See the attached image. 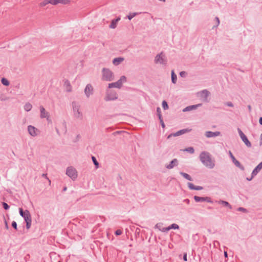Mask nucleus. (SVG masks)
<instances>
[{
  "mask_svg": "<svg viewBox=\"0 0 262 262\" xmlns=\"http://www.w3.org/2000/svg\"><path fill=\"white\" fill-rule=\"evenodd\" d=\"M237 131L239 134V135L242 140V141L245 143L246 145L248 147H251V143L248 139L247 137L246 136V135L244 134V133L242 131V130L239 128H237Z\"/></svg>",
  "mask_w": 262,
  "mask_h": 262,
  "instance_id": "obj_9",
  "label": "nucleus"
},
{
  "mask_svg": "<svg viewBox=\"0 0 262 262\" xmlns=\"http://www.w3.org/2000/svg\"><path fill=\"white\" fill-rule=\"evenodd\" d=\"M157 116H158L159 115H161V108L159 107H158L157 108Z\"/></svg>",
  "mask_w": 262,
  "mask_h": 262,
  "instance_id": "obj_45",
  "label": "nucleus"
},
{
  "mask_svg": "<svg viewBox=\"0 0 262 262\" xmlns=\"http://www.w3.org/2000/svg\"><path fill=\"white\" fill-rule=\"evenodd\" d=\"M158 116L159 119L160 120V122H161V120H163V119L162 117V115H159Z\"/></svg>",
  "mask_w": 262,
  "mask_h": 262,
  "instance_id": "obj_56",
  "label": "nucleus"
},
{
  "mask_svg": "<svg viewBox=\"0 0 262 262\" xmlns=\"http://www.w3.org/2000/svg\"><path fill=\"white\" fill-rule=\"evenodd\" d=\"M65 84L66 85L67 91L68 92H71L72 91V87L70 83V82L68 80L66 81L65 82Z\"/></svg>",
  "mask_w": 262,
  "mask_h": 262,
  "instance_id": "obj_28",
  "label": "nucleus"
},
{
  "mask_svg": "<svg viewBox=\"0 0 262 262\" xmlns=\"http://www.w3.org/2000/svg\"><path fill=\"white\" fill-rule=\"evenodd\" d=\"M191 130L192 129L191 128H185L181 129L175 133L170 134L168 136L167 138L169 139L171 137H177L184 134L185 133H189L191 131Z\"/></svg>",
  "mask_w": 262,
  "mask_h": 262,
  "instance_id": "obj_11",
  "label": "nucleus"
},
{
  "mask_svg": "<svg viewBox=\"0 0 262 262\" xmlns=\"http://www.w3.org/2000/svg\"><path fill=\"white\" fill-rule=\"evenodd\" d=\"M28 131L29 134L33 137H35L39 133L38 129L32 125H29L28 126Z\"/></svg>",
  "mask_w": 262,
  "mask_h": 262,
  "instance_id": "obj_12",
  "label": "nucleus"
},
{
  "mask_svg": "<svg viewBox=\"0 0 262 262\" xmlns=\"http://www.w3.org/2000/svg\"><path fill=\"white\" fill-rule=\"evenodd\" d=\"M160 123H161V124L162 127L163 128H164L165 126V124H164V123L163 120H161Z\"/></svg>",
  "mask_w": 262,
  "mask_h": 262,
  "instance_id": "obj_50",
  "label": "nucleus"
},
{
  "mask_svg": "<svg viewBox=\"0 0 262 262\" xmlns=\"http://www.w3.org/2000/svg\"><path fill=\"white\" fill-rule=\"evenodd\" d=\"M254 177H252V173H251V177L250 178H247V180H248V181H250L252 180V179Z\"/></svg>",
  "mask_w": 262,
  "mask_h": 262,
  "instance_id": "obj_52",
  "label": "nucleus"
},
{
  "mask_svg": "<svg viewBox=\"0 0 262 262\" xmlns=\"http://www.w3.org/2000/svg\"><path fill=\"white\" fill-rule=\"evenodd\" d=\"M158 116L159 119L160 120V122H161V120H163V119L162 117V115H159Z\"/></svg>",
  "mask_w": 262,
  "mask_h": 262,
  "instance_id": "obj_57",
  "label": "nucleus"
},
{
  "mask_svg": "<svg viewBox=\"0 0 262 262\" xmlns=\"http://www.w3.org/2000/svg\"><path fill=\"white\" fill-rule=\"evenodd\" d=\"M193 198L196 202H204V197H200L199 196L195 195L194 196Z\"/></svg>",
  "mask_w": 262,
  "mask_h": 262,
  "instance_id": "obj_26",
  "label": "nucleus"
},
{
  "mask_svg": "<svg viewBox=\"0 0 262 262\" xmlns=\"http://www.w3.org/2000/svg\"><path fill=\"white\" fill-rule=\"evenodd\" d=\"M187 73L185 71H181L180 73V75L182 77H185L186 76Z\"/></svg>",
  "mask_w": 262,
  "mask_h": 262,
  "instance_id": "obj_44",
  "label": "nucleus"
},
{
  "mask_svg": "<svg viewBox=\"0 0 262 262\" xmlns=\"http://www.w3.org/2000/svg\"><path fill=\"white\" fill-rule=\"evenodd\" d=\"M155 62L156 63H160L165 66L166 65L167 62V58L163 52H162L156 55L155 58Z\"/></svg>",
  "mask_w": 262,
  "mask_h": 262,
  "instance_id": "obj_6",
  "label": "nucleus"
},
{
  "mask_svg": "<svg viewBox=\"0 0 262 262\" xmlns=\"http://www.w3.org/2000/svg\"><path fill=\"white\" fill-rule=\"evenodd\" d=\"M161 226V223H158V224H157L156 225L155 227L157 228L160 229V227Z\"/></svg>",
  "mask_w": 262,
  "mask_h": 262,
  "instance_id": "obj_51",
  "label": "nucleus"
},
{
  "mask_svg": "<svg viewBox=\"0 0 262 262\" xmlns=\"http://www.w3.org/2000/svg\"><path fill=\"white\" fill-rule=\"evenodd\" d=\"M20 215L24 218L26 223V228L29 229L31 226L32 219L30 212L28 210L25 211L21 208H19Z\"/></svg>",
  "mask_w": 262,
  "mask_h": 262,
  "instance_id": "obj_2",
  "label": "nucleus"
},
{
  "mask_svg": "<svg viewBox=\"0 0 262 262\" xmlns=\"http://www.w3.org/2000/svg\"><path fill=\"white\" fill-rule=\"evenodd\" d=\"M49 0H44L43 2L40 3L39 5L41 7H44L49 4Z\"/></svg>",
  "mask_w": 262,
  "mask_h": 262,
  "instance_id": "obj_34",
  "label": "nucleus"
},
{
  "mask_svg": "<svg viewBox=\"0 0 262 262\" xmlns=\"http://www.w3.org/2000/svg\"><path fill=\"white\" fill-rule=\"evenodd\" d=\"M237 210L239 211H242L244 212H247V210L246 208H244L243 207H239L237 208Z\"/></svg>",
  "mask_w": 262,
  "mask_h": 262,
  "instance_id": "obj_41",
  "label": "nucleus"
},
{
  "mask_svg": "<svg viewBox=\"0 0 262 262\" xmlns=\"http://www.w3.org/2000/svg\"><path fill=\"white\" fill-rule=\"evenodd\" d=\"M126 81V78L125 76H122L120 79L115 82H112L108 84V88L111 89L116 88L120 89L123 83Z\"/></svg>",
  "mask_w": 262,
  "mask_h": 262,
  "instance_id": "obj_5",
  "label": "nucleus"
},
{
  "mask_svg": "<svg viewBox=\"0 0 262 262\" xmlns=\"http://www.w3.org/2000/svg\"><path fill=\"white\" fill-rule=\"evenodd\" d=\"M92 161H93L94 165L96 166L97 168H98V165H99V163L97 161L96 158L94 156H92Z\"/></svg>",
  "mask_w": 262,
  "mask_h": 262,
  "instance_id": "obj_33",
  "label": "nucleus"
},
{
  "mask_svg": "<svg viewBox=\"0 0 262 262\" xmlns=\"http://www.w3.org/2000/svg\"><path fill=\"white\" fill-rule=\"evenodd\" d=\"M2 205H3V208L5 209V210H8L10 208V206L9 205L5 203V202H3L2 203Z\"/></svg>",
  "mask_w": 262,
  "mask_h": 262,
  "instance_id": "obj_37",
  "label": "nucleus"
},
{
  "mask_svg": "<svg viewBox=\"0 0 262 262\" xmlns=\"http://www.w3.org/2000/svg\"><path fill=\"white\" fill-rule=\"evenodd\" d=\"M72 106L73 108L74 117L76 119L82 120L83 114L81 111L80 110V105L78 104V102L73 101L72 103Z\"/></svg>",
  "mask_w": 262,
  "mask_h": 262,
  "instance_id": "obj_3",
  "label": "nucleus"
},
{
  "mask_svg": "<svg viewBox=\"0 0 262 262\" xmlns=\"http://www.w3.org/2000/svg\"><path fill=\"white\" fill-rule=\"evenodd\" d=\"M49 4H51L53 5H56L58 4L57 0H49Z\"/></svg>",
  "mask_w": 262,
  "mask_h": 262,
  "instance_id": "obj_40",
  "label": "nucleus"
},
{
  "mask_svg": "<svg viewBox=\"0 0 262 262\" xmlns=\"http://www.w3.org/2000/svg\"><path fill=\"white\" fill-rule=\"evenodd\" d=\"M58 262H61V261H58Z\"/></svg>",
  "mask_w": 262,
  "mask_h": 262,
  "instance_id": "obj_64",
  "label": "nucleus"
},
{
  "mask_svg": "<svg viewBox=\"0 0 262 262\" xmlns=\"http://www.w3.org/2000/svg\"><path fill=\"white\" fill-rule=\"evenodd\" d=\"M122 233V231L120 229H118L115 232V234L116 235L118 236V235H121V234Z\"/></svg>",
  "mask_w": 262,
  "mask_h": 262,
  "instance_id": "obj_42",
  "label": "nucleus"
},
{
  "mask_svg": "<svg viewBox=\"0 0 262 262\" xmlns=\"http://www.w3.org/2000/svg\"><path fill=\"white\" fill-rule=\"evenodd\" d=\"M179 164L178 160L177 159H173L170 161L169 164L165 166L166 168L170 169L173 168L174 167L178 166Z\"/></svg>",
  "mask_w": 262,
  "mask_h": 262,
  "instance_id": "obj_17",
  "label": "nucleus"
},
{
  "mask_svg": "<svg viewBox=\"0 0 262 262\" xmlns=\"http://www.w3.org/2000/svg\"><path fill=\"white\" fill-rule=\"evenodd\" d=\"M138 14V13H130L128 15H127L126 17L129 19L131 20L134 17L136 16Z\"/></svg>",
  "mask_w": 262,
  "mask_h": 262,
  "instance_id": "obj_30",
  "label": "nucleus"
},
{
  "mask_svg": "<svg viewBox=\"0 0 262 262\" xmlns=\"http://www.w3.org/2000/svg\"><path fill=\"white\" fill-rule=\"evenodd\" d=\"M66 174L73 180L77 178V172L75 168L72 166L68 167L67 168Z\"/></svg>",
  "mask_w": 262,
  "mask_h": 262,
  "instance_id": "obj_7",
  "label": "nucleus"
},
{
  "mask_svg": "<svg viewBox=\"0 0 262 262\" xmlns=\"http://www.w3.org/2000/svg\"><path fill=\"white\" fill-rule=\"evenodd\" d=\"M123 131H116L113 133V135L114 136H116L117 135L120 134L121 133H123Z\"/></svg>",
  "mask_w": 262,
  "mask_h": 262,
  "instance_id": "obj_46",
  "label": "nucleus"
},
{
  "mask_svg": "<svg viewBox=\"0 0 262 262\" xmlns=\"http://www.w3.org/2000/svg\"><path fill=\"white\" fill-rule=\"evenodd\" d=\"M120 20V17H118L116 19H113L110 25V28L112 29H115L117 27V23Z\"/></svg>",
  "mask_w": 262,
  "mask_h": 262,
  "instance_id": "obj_20",
  "label": "nucleus"
},
{
  "mask_svg": "<svg viewBox=\"0 0 262 262\" xmlns=\"http://www.w3.org/2000/svg\"><path fill=\"white\" fill-rule=\"evenodd\" d=\"M221 135V133L220 132H213L211 131H207L205 132V135L207 138H212L219 136Z\"/></svg>",
  "mask_w": 262,
  "mask_h": 262,
  "instance_id": "obj_16",
  "label": "nucleus"
},
{
  "mask_svg": "<svg viewBox=\"0 0 262 262\" xmlns=\"http://www.w3.org/2000/svg\"><path fill=\"white\" fill-rule=\"evenodd\" d=\"M93 93V88L91 84H88L84 89V93L88 98Z\"/></svg>",
  "mask_w": 262,
  "mask_h": 262,
  "instance_id": "obj_13",
  "label": "nucleus"
},
{
  "mask_svg": "<svg viewBox=\"0 0 262 262\" xmlns=\"http://www.w3.org/2000/svg\"><path fill=\"white\" fill-rule=\"evenodd\" d=\"M202 105V103H199V104H195V105H189V106H188L185 107L183 110L182 111L183 112H189V111H191L192 110H196V108H198V107L201 106Z\"/></svg>",
  "mask_w": 262,
  "mask_h": 262,
  "instance_id": "obj_14",
  "label": "nucleus"
},
{
  "mask_svg": "<svg viewBox=\"0 0 262 262\" xmlns=\"http://www.w3.org/2000/svg\"><path fill=\"white\" fill-rule=\"evenodd\" d=\"M259 123L260 125H262V117H260L259 119Z\"/></svg>",
  "mask_w": 262,
  "mask_h": 262,
  "instance_id": "obj_59",
  "label": "nucleus"
},
{
  "mask_svg": "<svg viewBox=\"0 0 262 262\" xmlns=\"http://www.w3.org/2000/svg\"><path fill=\"white\" fill-rule=\"evenodd\" d=\"M124 60V58L123 57H117L115 58L113 60V63L115 66H118L119 64H120L122 61H123Z\"/></svg>",
  "mask_w": 262,
  "mask_h": 262,
  "instance_id": "obj_21",
  "label": "nucleus"
},
{
  "mask_svg": "<svg viewBox=\"0 0 262 262\" xmlns=\"http://www.w3.org/2000/svg\"><path fill=\"white\" fill-rule=\"evenodd\" d=\"M229 155L230 156V158L232 160V162L236 167L239 168L242 170H245L244 166H243L240 163V162L235 159V157L233 156V155L232 154V152L230 150L229 151Z\"/></svg>",
  "mask_w": 262,
  "mask_h": 262,
  "instance_id": "obj_10",
  "label": "nucleus"
},
{
  "mask_svg": "<svg viewBox=\"0 0 262 262\" xmlns=\"http://www.w3.org/2000/svg\"><path fill=\"white\" fill-rule=\"evenodd\" d=\"M248 107L250 110L251 109V106L250 105L248 106Z\"/></svg>",
  "mask_w": 262,
  "mask_h": 262,
  "instance_id": "obj_63",
  "label": "nucleus"
},
{
  "mask_svg": "<svg viewBox=\"0 0 262 262\" xmlns=\"http://www.w3.org/2000/svg\"><path fill=\"white\" fill-rule=\"evenodd\" d=\"M262 169V162L259 163L256 167L253 170L252 177H255L257 175V174L259 172V171Z\"/></svg>",
  "mask_w": 262,
  "mask_h": 262,
  "instance_id": "obj_18",
  "label": "nucleus"
},
{
  "mask_svg": "<svg viewBox=\"0 0 262 262\" xmlns=\"http://www.w3.org/2000/svg\"><path fill=\"white\" fill-rule=\"evenodd\" d=\"M165 228H166V230H167V231H168L169 230H170L171 229L170 225L167 227H165Z\"/></svg>",
  "mask_w": 262,
  "mask_h": 262,
  "instance_id": "obj_58",
  "label": "nucleus"
},
{
  "mask_svg": "<svg viewBox=\"0 0 262 262\" xmlns=\"http://www.w3.org/2000/svg\"><path fill=\"white\" fill-rule=\"evenodd\" d=\"M225 105L229 106V107H233L234 105L231 102H227L225 103Z\"/></svg>",
  "mask_w": 262,
  "mask_h": 262,
  "instance_id": "obj_43",
  "label": "nucleus"
},
{
  "mask_svg": "<svg viewBox=\"0 0 262 262\" xmlns=\"http://www.w3.org/2000/svg\"><path fill=\"white\" fill-rule=\"evenodd\" d=\"M67 190V187H64V188H63V190H64V191H65V190Z\"/></svg>",
  "mask_w": 262,
  "mask_h": 262,
  "instance_id": "obj_62",
  "label": "nucleus"
},
{
  "mask_svg": "<svg viewBox=\"0 0 262 262\" xmlns=\"http://www.w3.org/2000/svg\"><path fill=\"white\" fill-rule=\"evenodd\" d=\"M162 107L164 110H167L168 108V105L167 102L165 100H163L162 101Z\"/></svg>",
  "mask_w": 262,
  "mask_h": 262,
  "instance_id": "obj_32",
  "label": "nucleus"
},
{
  "mask_svg": "<svg viewBox=\"0 0 262 262\" xmlns=\"http://www.w3.org/2000/svg\"><path fill=\"white\" fill-rule=\"evenodd\" d=\"M2 83L5 86L9 85V81L5 78H3L1 80Z\"/></svg>",
  "mask_w": 262,
  "mask_h": 262,
  "instance_id": "obj_29",
  "label": "nucleus"
},
{
  "mask_svg": "<svg viewBox=\"0 0 262 262\" xmlns=\"http://www.w3.org/2000/svg\"><path fill=\"white\" fill-rule=\"evenodd\" d=\"M58 4H67L69 3V0H57Z\"/></svg>",
  "mask_w": 262,
  "mask_h": 262,
  "instance_id": "obj_36",
  "label": "nucleus"
},
{
  "mask_svg": "<svg viewBox=\"0 0 262 262\" xmlns=\"http://www.w3.org/2000/svg\"><path fill=\"white\" fill-rule=\"evenodd\" d=\"M215 19L216 23H217L216 27H217L220 24V19H219V18L218 17H215Z\"/></svg>",
  "mask_w": 262,
  "mask_h": 262,
  "instance_id": "obj_47",
  "label": "nucleus"
},
{
  "mask_svg": "<svg viewBox=\"0 0 262 262\" xmlns=\"http://www.w3.org/2000/svg\"><path fill=\"white\" fill-rule=\"evenodd\" d=\"M118 98L117 93L114 91H108L106 92V96L105 98L106 101L115 100Z\"/></svg>",
  "mask_w": 262,
  "mask_h": 262,
  "instance_id": "obj_8",
  "label": "nucleus"
},
{
  "mask_svg": "<svg viewBox=\"0 0 262 262\" xmlns=\"http://www.w3.org/2000/svg\"><path fill=\"white\" fill-rule=\"evenodd\" d=\"M184 151H187L190 154H193L194 152V148L192 147L186 148L183 150Z\"/></svg>",
  "mask_w": 262,
  "mask_h": 262,
  "instance_id": "obj_31",
  "label": "nucleus"
},
{
  "mask_svg": "<svg viewBox=\"0 0 262 262\" xmlns=\"http://www.w3.org/2000/svg\"><path fill=\"white\" fill-rule=\"evenodd\" d=\"M5 228L7 229H9V226H8V223H7L6 221H5Z\"/></svg>",
  "mask_w": 262,
  "mask_h": 262,
  "instance_id": "obj_54",
  "label": "nucleus"
},
{
  "mask_svg": "<svg viewBox=\"0 0 262 262\" xmlns=\"http://www.w3.org/2000/svg\"><path fill=\"white\" fill-rule=\"evenodd\" d=\"M224 256H225V257H226V258H227V257H228V253H227V251H225L224 252Z\"/></svg>",
  "mask_w": 262,
  "mask_h": 262,
  "instance_id": "obj_55",
  "label": "nucleus"
},
{
  "mask_svg": "<svg viewBox=\"0 0 262 262\" xmlns=\"http://www.w3.org/2000/svg\"><path fill=\"white\" fill-rule=\"evenodd\" d=\"M204 202H207L208 203H212L213 201L210 197H204Z\"/></svg>",
  "mask_w": 262,
  "mask_h": 262,
  "instance_id": "obj_38",
  "label": "nucleus"
},
{
  "mask_svg": "<svg viewBox=\"0 0 262 262\" xmlns=\"http://www.w3.org/2000/svg\"><path fill=\"white\" fill-rule=\"evenodd\" d=\"M42 177H45V178H47V174H46V173H43V174H42Z\"/></svg>",
  "mask_w": 262,
  "mask_h": 262,
  "instance_id": "obj_61",
  "label": "nucleus"
},
{
  "mask_svg": "<svg viewBox=\"0 0 262 262\" xmlns=\"http://www.w3.org/2000/svg\"><path fill=\"white\" fill-rule=\"evenodd\" d=\"M216 202L219 204H222L226 207H228L230 209H232L231 205L227 201H223V200H219V201H216Z\"/></svg>",
  "mask_w": 262,
  "mask_h": 262,
  "instance_id": "obj_22",
  "label": "nucleus"
},
{
  "mask_svg": "<svg viewBox=\"0 0 262 262\" xmlns=\"http://www.w3.org/2000/svg\"><path fill=\"white\" fill-rule=\"evenodd\" d=\"M260 145H261L262 144V134L260 135Z\"/></svg>",
  "mask_w": 262,
  "mask_h": 262,
  "instance_id": "obj_60",
  "label": "nucleus"
},
{
  "mask_svg": "<svg viewBox=\"0 0 262 262\" xmlns=\"http://www.w3.org/2000/svg\"><path fill=\"white\" fill-rule=\"evenodd\" d=\"M12 226L15 230L17 229V223L15 221H13L12 222Z\"/></svg>",
  "mask_w": 262,
  "mask_h": 262,
  "instance_id": "obj_39",
  "label": "nucleus"
},
{
  "mask_svg": "<svg viewBox=\"0 0 262 262\" xmlns=\"http://www.w3.org/2000/svg\"><path fill=\"white\" fill-rule=\"evenodd\" d=\"M183 202L187 203V204H189L190 203V200L188 199H186L184 200Z\"/></svg>",
  "mask_w": 262,
  "mask_h": 262,
  "instance_id": "obj_49",
  "label": "nucleus"
},
{
  "mask_svg": "<svg viewBox=\"0 0 262 262\" xmlns=\"http://www.w3.org/2000/svg\"><path fill=\"white\" fill-rule=\"evenodd\" d=\"M102 79L107 81L113 80L114 77L113 72L110 69L104 68L102 69Z\"/></svg>",
  "mask_w": 262,
  "mask_h": 262,
  "instance_id": "obj_4",
  "label": "nucleus"
},
{
  "mask_svg": "<svg viewBox=\"0 0 262 262\" xmlns=\"http://www.w3.org/2000/svg\"><path fill=\"white\" fill-rule=\"evenodd\" d=\"M159 230H160V231H161L162 232H167V230H166L165 227L163 228H162V229H159Z\"/></svg>",
  "mask_w": 262,
  "mask_h": 262,
  "instance_id": "obj_53",
  "label": "nucleus"
},
{
  "mask_svg": "<svg viewBox=\"0 0 262 262\" xmlns=\"http://www.w3.org/2000/svg\"><path fill=\"white\" fill-rule=\"evenodd\" d=\"M188 186L191 190H201L203 189V187L200 186H195L191 183H188Z\"/></svg>",
  "mask_w": 262,
  "mask_h": 262,
  "instance_id": "obj_19",
  "label": "nucleus"
},
{
  "mask_svg": "<svg viewBox=\"0 0 262 262\" xmlns=\"http://www.w3.org/2000/svg\"><path fill=\"white\" fill-rule=\"evenodd\" d=\"M183 259L184 261H186L187 260V254L186 253H185L183 255Z\"/></svg>",
  "mask_w": 262,
  "mask_h": 262,
  "instance_id": "obj_48",
  "label": "nucleus"
},
{
  "mask_svg": "<svg viewBox=\"0 0 262 262\" xmlns=\"http://www.w3.org/2000/svg\"><path fill=\"white\" fill-rule=\"evenodd\" d=\"M170 228H171V229H179V226L178 225L175 224V223H173V224H172L171 225H170Z\"/></svg>",
  "mask_w": 262,
  "mask_h": 262,
  "instance_id": "obj_35",
  "label": "nucleus"
},
{
  "mask_svg": "<svg viewBox=\"0 0 262 262\" xmlns=\"http://www.w3.org/2000/svg\"><path fill=\"white\" fill-rule=\"evenodd\" d=\"M204 98L205 99H207L209 95H210V92L207 90H204L201 92Z\"/></svg>",
  "mask_w": 262,
  "mask_h": 262,
  "instance_id": "obj_25",
  "label": "nucleus"
},
{
  "mask_svg": "<svg viewBox=\"0 0 262 262\" xmlns=\"http://www.w3.org/2000/svg\"><path fill=\"white\" fill-rule=\"evenodd\" d=\"M171 81L173 84L176 83L177 80V75L174 73V71H171Z\"/></svg>",
  "mask_w": 262,
  "mask_h": 262,
  "instance_id": "obj_24",
  "label": "nucleus"
},
{
  "mask_svg": "<svg viewBox=\"0 0 262 262\" xmlns=\"http://www.w3.org/2000/svg\"><path fill=\"white\" fill-rule=\"evenodd\" d=\"M180 174L187 180H189L190 181H192L193 180V179L191 177V176L186 173L181 171V172H180Z\"/></svg>",
  "mask_w": 262,
  "mask_h": 262,
  "instance_id": "obj_23",
  "label": "nucleus"
},
{
  "mask_svg": "<svg viewBox=\"0 0 262 262\" xmlns=\"http://www.w3.org/2000/svg\"><path fill=\"white\" fill-rule=\"evenodd\" d=\"M32 107V105L30 103H27L24 105V109L26 111H30Z\"/></svg>",
  "mask_w": 262,
  "mask_h": 262,
  "instance_id": "obj_27",
  "label": "nucleus"
},
{
  "mask_svg": "<svg viewBox=\"0 0 262 262\" xmlns=\"http://www.w3.org/2000/svg\"><path fill=\"white\" fill-rule=\"evenodd\" d=\"M200 161L206 167L212 169L215 166V160L211 158L210 154L207 151H202L199 156Z\"/></svg>",
  "mask_w": 262,
  "mask_h": 262,
  "instance_id": "obj_1",
  "label": "nucleus"
},
{
  "mask_svg": "<svg viewBox=\"0 0 262 262\" xmlns=\"http://www.w3.org/2000/svg\"><path fill=\"white\" fill-rule=\"evenodd\" d=\"M39 109L40 112V118H47V119L48 120L49 119V115L48 112H46L45 108L42 106H40Z\"/></svg>",
  "mask_w": 262,
  "mask_h": 262,
  "instance_id": "obj_15",
  "label": "nucleus"
}]
</instances>
